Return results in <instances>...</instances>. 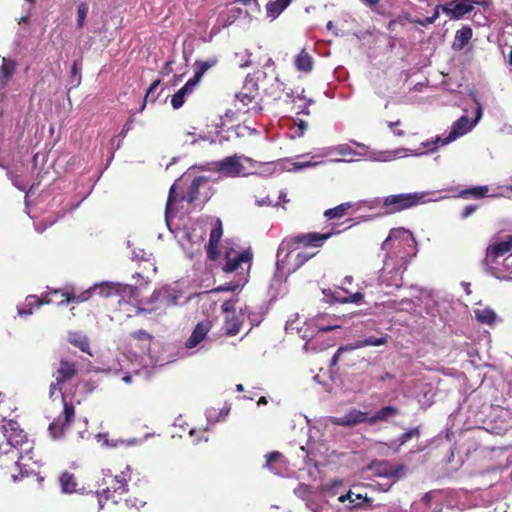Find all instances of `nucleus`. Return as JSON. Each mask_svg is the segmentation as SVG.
<instances>
[{
  "label": "nucleus",
  "instance_id": "14",
  "mask_svg": "<svg viewBox=\"0 0 512 512\" xmlns=\"http://www.w3.org/2000/svg\"><path fill=\"white\" fill-rule=\"evenodd\" d=\"M338 328H340V325H329V326H320L319 325L316 328H310L309 325H307L306 327H298L295 325V321H290V320L287 321L286 326H285L287 333H291V334L296 333L300 338H302L303 340H306V341L311 340L314 337L316 331L329 332V331H332V330H335Z\"/></svg>",
  "mask_w": 512,
  "mask_h": 512
},
{
  "label": "nucleus",
  "instance_id": "32",
  "mask_svg": "<svg viewBox=\"0 0 512 512\" xmlns=\"http://www.w3.org/2000/svg\"><path fill=\"white\" fill-rule=\"evenodd\" d=\"M247 278L243 275H241L238 279L235 278L234 281L225 283L224 285H220L217 288L214 289L215 292H222V291H228V292H234L236 290H240L244 287V285L247 283Z\"/></svg>",
  "mask_w": 512,
  "mask_h": 512
},
{
  "label": "nucleus",
  "instance_id": "63",
  "mask_svg": "<svg viewBox=\"0 0 512 512\" xmlns=\"http://www.w3.org/2000/svg\"><path fill=\"white\" fill-rule=\"evenodd\" d=\"M171 64H172V61H167L165 63V65L163 67V73L168 74L169 72L172 71Z\"/></svg>",
  "mask_w": 512,
  "mask_h": 512
},
{
  "label": "nucleus",
  "instance_id": "3",
  "mask_svg": "<svg viewBox=\"0 0 512 512\" xmlns=\"http://www.w3.org/2000/svg\"><path fill=\"white\" fill-rule=\"evenodd\" d=\"M423 192L401 193L373 200V206L380 207L384 214H394L425 202Z\"/></svg>",
  "mask_w": 512,
  "mask_h": 512
},
{
  "label": "nucleus",
  "instance_id": "18",
  "mask_svg": "<svg viewBox=\"0 0 512 512\" xmlns=\"http://www.w3.org/2000/svg\"><path fill=\"white\" fill-rule=\"evenodd\" d=\"M370 468L374 470L376 475L387 478H398L403 469L402 466L394 467L386 461H374Z\"/></svg>",
  "mask_w": 512,
  "mask_h": 512
},
{
  "label": "nucleus",
  "instance_id": "1",
  "mask_svg": "<svg viewBox=\"0 0 512 512\" xmlns=\"http://www.w3.org/2000/svg\"><path fill=\"white\" fill-rule=\"evenodd\" d=\"M414 238L411 232L404 228H394L382 243V250L386 252L384 264L379 279L386 286L401 287L402 275L406 270L408 248H411Z\"/></svg>",
  "mask_w": 512,
  "mask_h": 512
},
{
  "label": "nucleus",
  "instance_id": "10",
  "mask_svg": "<svg viewBox=\"0 0 512 512\" xmlns=\"http://www.w3.org/2000/svg\"><path fill=\"white\" fill-rule=\"evenodd\" d=\"M241 157L237 155L228 156L215 163L217 171L227 177H238L246 175L245 168L240 162Z\"/></svg>",
  "mask_w": 512,
  "mask_h": 512
},
{
  "label": "nucleus",
  "instance_id": "19",
  "mask_svg": "<svg viewBox=\"0 0 512 512\" xmlns=\"http://www.w3.org/2000/svg\"><path fill=\"white\" fill-rule=\"evenodd\" d=\"M76 366L74 363L69 362L67 360H61L59 363V367L56 369L54 373L55 380L57 384H63L66 381L72 379V377L76 374Z\"/></svg>",
  "mask_w": 512,
  "mask_h": 512
},
{
  "label": "nucleus",
  "instance_id": "36",
  "mask_svg": "<svg viewBox=\"0 0 512 512\" xmlns=\"http://www.w3.org/2000/svg\"><path fill=\"white\" fill-rule=\"evenodd\" d=\"M440 11H442V5H437L434 9V13L432 16H426L425 19H419V18H408V20L411 22V23H414V24H418V25H421V26H428V25H431L433 24L438 18H439V14H440Z\"/></svg>",
  "mask_w": 512,
  "mask_h": 512
},
{
  "label": "nucleus",
  "instance_id": "54",
  "mask_svg": "<svg viewBox=\"0 0 512 512\" xmlns=\"http://www.w3.org/2000/svg\"><path fill=\"white\" fill-rule=\"evenodd\" d=\"M477 209V206L476 205H467L463 211H462V218L465 219L467 217H469L470 215H472Z\"/></svg>",
  "mask_w": 512,
  "mask_h": 512
},
{
  "label": "nucleus",
  "instance_id": "40",
  "mask_svg": "<svg viewBox=\"0 0 512 512\" xmlns=\"http://www.w3.org/2000/svg\"><path fill=\"white\" fill-rule=\"evenodd\" d=\"M487 192H488L487 186H477V187L463 191L462 195L463 196H472L475 198H482V197L486 196Z\"/></svg>",
  "mask_w": 512,
  "mask_h": 512
},
{
  "label": "nucleus",
  "instance_id": "34",
  "mask_svg": "<svg viewBox=\"0 0 512 512\" xmlns=\"http://www.w3.org/2000/svg\"><path fill=\"white\" fill-rule=\"evenodd\" d=\"M61 490L64 493H72L76 491V482L72 474L65 472L60 477Z\"/></svg>",
  "mask_w": 512,
  "mask_h": 512
},
{
  "label": "nucleus",
  "instance_id": "55",
  "mask_svg": "<svg viewBox=\"0 0 512 512\" xmlns=\"http://www.w3.org/2000/svg\"><path fill=\"white\" fill-rule=\"evenodd\" d=\"M312 256H313V254L298 253V254H297V256H296L297 265H298V266L303 265V264H304L306 261H308Z\"/></svg>",
  "mask_w": 512,
  "mask_h": 512
},
{
  "label": "nucleus",
  "instance_id": "23",
  "mask_svg": "<svg viewBox=\"0 0 512 512\" xmlns=\"http://www.w3.org/2000/svg\"><path fill=\"white\" fill-rule=\"evenodd\" d=\"M292 0H270L266 5L267 17L275 20L289 6Z\"/></svg>",
  "mask_w": 512,
  "mask_h": 512
},
{
  "label": "nucleus",
  "instance_id": "33",
  "mask_svg": "<svg viewBox=\"0 0 512 512\" xmlns=\"http://www.w3.org/2000/svg\"><path fill=\"white\" fill-rule=\"evenodd\" d=\"M475 318L482 324L491 325L496 319V313L490 308L476 309Z\"/></svg>",
  "mask_w": 512,
  "mask_h": 512
},
{
  "label": "nucleus",
  "instance_id": "49",
  "mask_svg": "<svg viewBox=\"0 0 512 512\" xmlns=\"http://www.w3.org/2000/svg\"><path fill=\"white\" fill-rule=\"evenodd\" d=\"M447 136L445 137H442V136H437L433 141H432V144H433V147L430 148V152H434L435 150H437V148L439 146H444V145H447L449 144L450 142H447Z\"/></svg>",
  "mask_w": 512,
  "mask_h": 512
},
{
  "label": "nucleus",
  "instance_id": "46",
  "mask_svg": "<svg viewBox=\"0 0 512 512\" xmlns=\"http://www.w3.org/2000/svg\"><path fill=\"white\" fill-rule=\"evenodd\" d=\"M281 457V454L279 452H271L266 455V464L265 466L269 468L270 470H274L272 464L277 461Z\"/></svg>",
  "mask_w": 512,
  "mask_h": 512
},
{
  "label": "nucleus",
  "instance_id": "5",
  "mask_svg": "<svg viewBox=\"0 0 512 512\" xmlns=\"http://www.w3.org/2000/svg\"><path fill=\"white\" fill-rule=\"evenodd\" d=\"M333 234L334 232H311L286 238L279 246L278 255L285 250L291 252L292 250L297 249L298 245H303L305 247H320Z\"/></svg>",
  "mask_w": 512,
  "mask_h": 512
},
{
  "label": "nucleus",
  "instance_id": "29",
  "mask_svg": "<svg viewBox=\"0 0 512 512\" xmlns=\"http://www.w3.org/2000/svg\"><path fill=\"white\" fill-rule=\"evenodd\" d=\"M216 63H217V60L214 58L206 60V61H197L195 63L197 69L195 71L193 78H191L190 80L194 81V83L197 85L200 82L202 76L205 74V72L208 69H210L211 67L215 66Z\"/></svg>",
  "mask_w": 512,
  "mask_h": 512
},
{
  "label": "nucleus",
  "instance_id": "41",
  "mask_svg": "<svg viewBox=\"0 0 512 512\" xmlns=\"http://www.w3.org/2000/svg\"><path fill=\"white\" fill-rule=\"evenodd\" d=\"M88 13V5L85 2H82L78 5L77 10V27L82 28L85 23V19Z\"/></svg>",
  "mask_w": 512,
  "mask_h": 512
},
{
  "label": "nucleus",
  "instance_id": "50",
  "mask_svg": "<svg viewBox=\"0 0 512 512\" xmlns=\"http://www.w3.org/2000/svg\"><path fill=\"white\" fill-rule=\"evenodd\" d=\"M42 303L36 296L31 295L26 298L25 306L32 309L33 306L40 307Z\"/></svg>",
  "mask_w": 512,
  "mask_h": 512
},
{
  "label": "nucleus",
  "instance_id": "12",
  "mask_svg": "<svg viewBox=\"0 0 512 512\" xmlns=\"http://www.w3.org/2000/svg\"><path fill=\"white\" fill-rule=\"evenodd\" d=\"M475 3L474 0H453L442 5V12L450 16L451 19L458 20L470 13Z\"/></svg>",
  "mask_w": 512,
  "mask_h": 512
},
{
  "label": "nucleus",
  "instance_id": "56",
  "mask_svg": "<svg viewBox=\"0 0 512 512\" xmlns=\"http://www.w3.org/2000/svg\"><path fill=\"white\" fill-rule=\"evenodd\" d=\"M294 492L299 497L305 498V496L309 493V487L306 485H299V487L296 488Z\"/></svg>",
  "mask_w": 512,
  "mask_h": 512
},
{
  "label": "nucleus",
  "instance_id": "11",
  "mask_svg": "<svg viewBox=\"0 0 512 512\" xmlns=\"http://www.w3.org/2000/svg\"><path fill=\"white\" fill-rule=\"evenodd\" d=\"M386 342H387V336L367 337L365 339L357 340L353 343H349L345 346H341L338 348V350L333 355V357L331 359V365H336L339 360L340 355L344 352L353 351L355 349H359V348H362L365 346H381V345L386 344Z\"/></svg>",
  "mask_w": 512,
  "mask_h": 512
},
{
  "label": "nucleus",
  "instance_id": "2",
  "mask_svg": "<svg viewBox=\"0 0 512 512\" xmlns=\"http://www.w3.org/2000/svg\"><path fill=\"white\" fill-rule=\"evenodd\" d=\"M1 433L5 441L0 443V465L9 467L13 464L19 469V474L12 473V478L17 481L30 473L29 462L33 460V442L14 420L6 421L1 426Z\"/></svg>",
  "mask_w": 512,
  "mask_h": 512
},
{
  "label": "nucleus",
  "instance_id": "39",
  "mask_svg": "<svg viewBox=\"0 0 512 512\" xmlns=\"http://www.w3.org/2000/svg\"><path fill=\"white\" fill-rule=\"evenodd\" d=\"M69 340L72 344L79 347L83 352H87L89 349V343L85 336L74 333L70 334Z\"/></svg>",
  "mask_w": 512,
  "mask_h": 512
},
{
  "label": "nucleus",
  "instance_id": "37",
  "mask_svg": "<svg viewBox=\"0 0 512 512\" xmlns=\"http://www.w3.org/2000/svg\"><path fill=\"white\" fill-rule=\"evenodd\" d=\"M175 187H176V183H174L169 190V195H168L166 209H165L166 221H168V219L170 217H173L175 215V210L173 208L174 203L177 201V198L175 195Z\"/></svg>",
  "mask_w": 512,
  "mask_h": 512
},
{
  "label": "nucleus",
  "instance_id": "44",
  "mask_svg": "<svg viewBox=\"0 0 512 512\" xmlns=\"http://www.w3.org/2000/svg\"><path fill=\"white\" fill-rule=\"evenodd\" d=\"M160 82H161L160 80H156V81H154V82L150 85V87H149V89H148V91H147V93H146V95H145V100H144V103H143V105H142V107H141V110H143V109L145 108V104H146L147 99L151 98V101H152V102H154V101L156 100V98H157V97H154V95H153V94H154V92L156 91V89L158 88V86H159Z\"/></svg>",
  "mask_w": 512,
  "mask_h": 512
},
{
  "label": "nucleus",
  "instance_id": "16",
  "mask_svg": "<svg viewBox=\"0 0 512 512\" xmlns=\"http://www.w3.org/2000/svg\"><path fill=\"white\" fill-rule=\"evenodd\" d=\"M212 323L210 320H203L199 322L192 331V334L186 341L187 348H194L204 340L207 333L210 331Z\"/></svg>",
  "mask_w": 512,
  "mask_h": 512
},
{
  "label": "nucleus",
  "instance_id": "59",
  "mask_svg": "<svg viewBox=\"0 0 512 512\" xmlns=\"http://www.w3.org/2000/svg\"><path fill=\"white\" fill-rule=\"evenodd\" d=\"M30 314H32L31 308L26 307V306H25V308H18V315L26 316V315H30Z\"/></svg>",
  "mask_w": 512,
  "mask_h": 512
},
{
  "label": "nucleus",
  "instance_id": "43",
  "mask_svg": "<svg viewBox=\"0 0 512 512\" xmlns=\"http://www.w3.org/2000/svg\"><path fill=\"white\" fill-rule=\"evenodd\" d=\"M111 494H112V491H111V488L108 487L106 489H103L99 494V498H98V502H99V507H100V511H103L104 510V506L105 504L108 502V500L110 499L111 497Z\"/></svg>",
  "mask_w": 512,
  "mask_h": 512
},
{
  "label": "nucleus",
  "instance_id": "52",
  "mask_svg": "<svg viewBox=\"0 0 512 512\" xmlns=\"http://www.w3.org/2000/svg\"><path fill=\"white\" fill-rule=\"evenodd\" d=\"M106 445L107 446H110V447H117L119 444H128V445H132L134 443H136V440H129V441H124V440H121V439H117V440H113L111 442H109L108 440L105 441Z\"/></svg>",
  "mask_w": 512,
  "mask_h": 512
},
{
  "label": "nucleus",
  "instance_id": "64",
  "mask_svg": "<svg viewBox=\"0 0 512 512\" xmlns=\"http://www.w3.org/2000/svg\"><path fill=\"white\" fill-rule=\"evenodd\" d=\"M131 129V122H128L124 125L122 131H121V135L122 136H125L127 134V132Z\"/></svg>",
  "mask_w": 512,
  "mask_h": 512
},
{
  "label": "nucleus",
  "instance_id": "8",
  "mask_svg": "<svg viewBox=\"0 0 512 512\" xmlns=\"http://www.w3.org/2000/svg\"><path fill=\"white\" fill-rule=\"evenodd\" d=\"M174 304L175 299L169 297L168 291L166 289H159L155 290L150 297L142 299L138 310L139 312H153L167 305Z\"/></svg>",
  "mask_w": 512,
  "mask_h": 512
},
{
  "label": "nucleus",
  "instance_id": "22",
  "mask_svg": "<svg viewBox=\"0 0 512 512\" xmlns=\"http://www.w3.org/2000/svg\"><path fill=\"white\" fill-rule=\"evenodd\" d=\"M472 29L469 26H464L456 31L452 48L456 51H461L469 43L472 38Z\"/></svg>",
  "mask_w": 512,
  "mask_h": 512
},
{
  "label": "nucleus",
  "instance_id": "6",
  "mask_svg": "<svg viewBox=\"0 0 512 512\" xmlns=\"http://www.w3.org/2000/svg\"><path fill=\"white\" fill-rule=\"evenodd\" d=\"M126 286L120 283H112V282H103L100 284H95L88 290L84 291L79 296H70L69 294H64L66 296L65 301H61V304H68L70 302H83L90 298L92 293H96L101 297L107 298L113 295H119L124 292Z\"/></svg>",
  "mask_w": 512,
  "mask_h": 512
},
{
  "label": "nucleus",
  "instance_id": "61",
  "mask_svg": "<svg viewBox=\"0 0 512 512\" xmlns=\"http://www.w3.org/2000/svg\"><path fill=\"white\" fill-rule=\"evenodd\" d=\"M366 6L370 7V8H375L380 0H361Z\"/></svg>",
  "mask_w": 512,
  "mask_h": 512
},
{
  "label": "nucleus",
  "instance_id": "21",
  "mask_svg": "<svg viewBox=\"0 0 512 512\" xmlns=\"http://www.w3.org/2000/svg\"><path fill=\"white\" fill-rule=\"evenodd\" d=\"M196 84L194 81L190 79L186 82V84L178 90L171 98V105L174 109H179L185 102V97L192 93Z\"/></svg>",
  "mask_w": 512,
  "mask_h": 512
},
{
  "label": "nucleus",
  "instance_id": "26",
  "mask_svg": "<svg viewBox=\"0 0 512 512\" xmlns=\"http://www.w3.org/2000/svg\"><path fill=\"white\" fill-rule=\"evenodd\" d=\"M399 414V410L393 406H385L378 410L373 416L369 417L368 423L374 424L378 421H387Z\"/></svg>",
  "mask_w": 512,
  "mask_h": 512
},
{
  "label": "nucleus",
  "instance_id": "38",
  "mask_svg": "<svg viewBox=\"0 0 512 512\" xmlns=\"http://www.w3.org/2000/svg\"><path fill=\"white\" fill-rule=\"evenodd\" d=\"M115 484L113 485V493L124 494L128 492L127 478L125 472L115 476Z\"/></svg>",
  "mask_w": 512,
  "mask_h": 512
},
{
  "label": "nucleus",
  "instance_id": "15",
  "mask_svg": "<svg viewBox=\"0 0 512 512\" xmlns=\"http://www.w3.org/2000/svg\"><path fill=\"white\" fill-rule=\"evenodd\" d=\"M368 419L366 412H362L357 409H350L342 416L333 417L331 422L338 426L352 427L366 421L368 422Z\"/></svg>",
  "mask_w": 512,
  "mask_h": 512
},
{
  "label": "nucleus",
  "instance_id": "60",
  "mask_svg": "<svg viewBox=\"0 0 512 512\" xmlns=\"http://www.w3.org/2000/svg\"><path fill=\"white\" fill-rule=\"evenodd\" d=\"M60 385L61 384H57V381L55 383H52L50 385V396L52 397L55 392L58 390L59 392H61V388H60Z\"/></svg>",
  "mask_w": 512,
  "mask_h": 512
},
{
  "label": "nucleus",
  "instance_id": "4",
  "mask_svg": "<svg viewBox=\"0 0 512 512\" xmlns=\"http://www.w3.org/2000/svg\"><path fill=\"white\" fill-rule=\"evenodd\" d=\"M224 261L222 269L225 273L236 272V279L241 275L247 278L251 267L252 253L249 250L239 252L231 249L226 253Z\"/></svg>",
  "mask_w": 512,
  "mask_h": 512
},
{
  "label": "nucleus",
  "instance_id": "20",
  "mask_svg": "<svg viewBox=\"0 0 512 512\" xmlns=\"http://www.w3.org/2000/svg\"><path fill=\"white\" fill-rule=\"evenodd\" d=\"M339 502L345 503L348 501V508H357L362 506V504L367 503L370 505L371 499H369L367 496H364L360 493H355L351 490H349L346 494L341 495L338 498Z\"/></svg>",
  "mask_w": 512,
  "mask_h": 512
},
{
  "label": "nucleus",
  "instance_id": "31",
  "mask_svg": "<svg viewBox=\"0 0 512 512\" xmlns=\"http://www.w3.org/2000/svg\"><path fill=\"white\" fill-rule=\"evenodd\" d=\"M236 100L242 104L243 107L249 106L250 104L254 103V105L251 108H248L247 111H254L259 112L261 110V106L258 104V102H255V96L251 95L250 93L246 92H239L235 95Z\"/></svg>",
  "mask_w": 512,
  "mask_h": 512
},
{
  "label": "nucleus",
  "instance_id": "35",
  "mask_svg": "<svg viewBox=\"0 0 512 512\" xmlns=\"http://www.w3.org/2000/svg\"><path fill=\"white\" fill-rule=\"evenodd\" d=\"M350 207L351 204L349 202L342 203L334 208L327 209L324 212V216L328 219L342 218Z\"/></svg>",
  "mask_w": 512,
  "mask_h": 512
},
{
  "label": "nucleus",
  "instance_id": "58",
  "mask_svg": "<svg viewBox=\"0 0 512 512\" xmlns=\"http://www.w3.org/2000/svg\"><path fill=\"white\" fill-rule=\"evenodd\" d=\"M500 132L504 135H511L512 134V125L511 124H504L500 128Z\"/></svg>",
  "mask_w": 512,
  "mask_h": 512
},
{
  "label": "nucleus",
  "instance_id": "27",
  "mask_svg": "<svg viewBox=\"0 0 512 512\" xmlns=\"http://www.w3.org/2000/svg\"><path fill=\"white\" fill-rule=\"evenodd\" d=\"M15 70V64L6 58L2 59V65L0 67V89H3L8 83L9 79L13 75Z\"/></svg>",
  "mask_w": 512,
  "mask_h": 512
},
{
  "label": "nucleus",
  "instance_id": "45",
  "mask_svg": "<svg viewBox=\"0 0 512 512\" xmlns=\"http://www.w3.org/2000/svg\"><path fill=\"white\" fill-rule=\"evenodd\" d=\"M418 435H419V429L411 428L400 436V442H401V444H404L405 442L409 441L410 439H412L413 437H416Z\"/></svg>",
  "mask_w": 512,
  "mask_h": 512
},
{
  "label": "nucleus",
  "instance_id": "30",
  "mask_svg": "<svg viewBox=\"0 0 512 512\" xmlns=\"http://www.w3.org/2000/svg\"><path fill=\"white\" fill-rule=\"evenodd\" d=\"M241 320L235 314L226 315L225 316V324L224 329L226 333L230 336H234L239 333L241 327Z\"/></svg>",
  "mask_w": 512,
  "mask_h": 512
},
{
  "label": "nucleus",
  "instance_id": "47",
  "mask_svg": "<svg viewBox=\"0 0 512 512\" xmlns=\"http://www.w3.org/2000/svg\"><path fill=\"white\" fill-rule=\"evenodd\" d=\"M318 163L317 162H311V161H305V162H294L292 163L293 168L291 170H302L305 168H311L315 167Z\"/></svg>",
  "mask_w": 512,
  "mask_h": 512
},
{
  "label": "nucleus",
  "instance_id": "57",
  "mask_svg": "<svg viewBox=\"0 0 512 512\" xmlns=\"http://www.w3.org/2000/svg\"><path fill=\"white\" fill-rule=\"evenodd\" d=\"M245 56L247 57V59L244 60V58H241V62L239 63V66L241 68L248 67L251 64L249 60L251 53L248 50H245Z\"/></svg>",
  "mask_w": 512,
  "mask_h": 512
},
{
  "label": "nucleus",
  "instance_id": "7",
  "mask_svg": "<svg viewBox=\"0 0 512 512\" xmlns=\"http://www.w3.org/2000/svg\"><path fill=\"white\" fill-rule=\"evenodd\" d=\"M509 252L512 253V235L507 236L505 240L490 244L486 249L485 258L482 261L484 270L494 275V268L491 264L495 259Z\"/></svg>",
  "mask_w": 512,
  "mask_h": 512
},
{
  "label": "nucleus",
  "instance_id": "62",
  "mask_svg": "<svg viewBox=\"0 0 512 512\" xmlns=\"http://www.w3.org/2000/svg\"><path fill=\"white\" fill-rule=\"evenodd\" d=\"M271 204H272V202H271L269 197H265V198H263L261 200H257V205L258 206H264V205L269 206Z\"/></svg>",
  "mask_w": 512,
  "mask_h": 512
},
{
  "label": "nucleus",
  "instance_id": "53",
  "mask_svg": "<svg viewBox=\"0 0 512 512\" xmlns=\"http://www.w3.org/2000/svg\"><path fill=\"white\" fill-rule=\"evenodd\" d=\"M297 130L295 131L296 136L301 137L308 128L307 122L299 120L297 123Z\"/></svg>",
  "mask_w": 512,
  "mask_h": 512
},
{
  "label": "nucleus",
  "instance_id": "25",
  "mask_svg": "<svg viewBox=\"0 0 512 512\" xmlns=\"http://www.w3.org/2000/svg\"><path fill=\"white\" fill-rule=\"evenodd\" d=\"M323 294L327 297H331L332 301L339 302V303H355L359 304L362 302L364 295L361 292H356L354 294H350L347 297H340L338 295V292H332L331 290H323Z\"/></svg>",
  "mask_w": 512,
  "mask_h": 512
},
{
  "label": "nucleus",
  "instance_id": "42",
  "mask_svg": "<svg viewBox=\"0 0 512 512\" xmlns=\"http://www.w3.org/2000/svg\"><path fill=\"white\" fill-rule=\"evenodd\" d=\"M332 150L342 156H357L360 155L358 152L353 150L347 144H340L332 148Z\"/></svg>",
  "mask_w": 512,
  "mask_h": 512
},
{
  "label": "nucleus",
  "instance_id": "28",
  "mask_svg": "<svg viewBox=\"0 0 512 512\" xmlns=\"http://www.w3.org/2000/svg\"><path fill=\"white\" fill-rule=\"evenodd\" d=\"M295 66L299 71L309 73L313 68V58L312 56L306 52V50H302L295 59Z\"/></svg>",
  "mask_w": 512,
  "mask_h": 512
},
{
  "label": "nucleus",
  "instance_id": "24",
  "mask_svg": "<svg viewBox=\"0 0 512 512\" xmlns=\"http://www.w3.org/2000/svg\"><path fill=\"white\" fill-rule=\"evenodd\" d=\"M207 182L208 180L204 176L195 177L190 184L188 192L181 198V200H185L188 203H193L198 199L200 187L207 184Z\"/></svg>",
  "mask_w": 512,
  "mask_h": 512
},
{
  "label": "nucleus",
  "instance_id": "13",
  "mask_svg": "<svg viewBox=\"0 0 512 512\" xmlns=\"http://www.w3.org/2000/svg\"><path fill=\"white\" fill-rule=\"evenodd\" d=\"M482 114L481 108L478 109L476 119L472 122L467 116H461L456 120L451 127L449 134L447 135V142H453L457 138L465 135L469 132L475 124L478 122Z\"/></svg>",
  "mask_w": 512,
  "mask_h": 512
},
{
  "label": "nucleus",
  "instance_id": "51",
  "mask_svg": "<svg viewBox=\"0 0 512 512\" xmlns=\"http://www.w3.org/2000/svg\"><path fill=\"white\" fill-rule=\"evenodd\" d=\"M132 337L138 340H148L150 339V335L146 330L140 329L137 331H134L132 334Z\"/></svg>",
  "mask_w": 512,
  "mask_h": 512
},
{
  "label": "nucleus",
  "instance_id": "9",
  "mask_svg": "<svg viewBox=\"0 0 512 512\" xmlns=\"http://www.w3.org/2000/svg\"><path fill=\"white\" fill-rule=\"evenodd\" d=\"M64 403L63 416H59L49 425V433L53 439L60 438L65 429L69 426L72 419L74 418V407L72 404H68L64 401V397L62 396Z\"/></svg>",
  "mask_w": 512,
  "mask_h": 512
},
{
  "label": "nucleus",
  "instance_id": "17",
  "mask_svg": "<svg viewBox=\"0 0 512 512\" xmlns=\"http://www.w3.org/2000/svg\"><path fill=\"white\" fill-rule=\"evenodd\" d=\"M222 234V222L220 219H216L215 226L210 232L209 243L206 246L207 256L211 260H215L217 258V246L222 237Z\"/></svg>",
  "mask_w": 512,
  "mask_h": 512
},
{
  "label": "nucleus",
  "instance_id": "48",
  "mask_svg": "<svg viewBox=\"0 0 512 512\" xmlns=\"http://www.w3.org/2000/svg\"><path fill=\"white\" fill-rule=\"evenodd\" d=\"M222 311L225 315L235 314V301L228 300L222 304Z\"/></svg>",
  "mask_w": 512,
  "mask_h": 512
}]
</instances>
